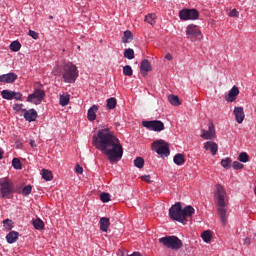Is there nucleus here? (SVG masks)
<instances>
[{"label": "nucleus", "mask_w": 256, "mask_h": 256, "mask_svg": "<svg viewBox=\"0 0 256 256\" xmlns=\"http://www.w3.org/2000/svg\"><path fill=\"white\" fill-rule=\"evenodd\" d=\"M214 201L217 206V214L219 215V219L223 226H226L228 223V195L225 188L220 185H215L214 191Z\"/></svg>", "instance_id": "obj_2"}, {"label": "nucleus", "mask_w": 256, "mask_h": 256, "mask_svg": "<svg viewBox=\"0 0 256 256\" xmlns=\"http://www.w3.org/2000/svg\"><path fill=\"white\" fill-rule=\"evenodd\" d=\"M181 20H196L199 18V12L196 9H183L179 12Z\"/></svg>", "instance_id": "obj_10"}, {"label": "nucleus", "mask_w": 256, "mask_h": 256, "mask_svg": "<svg viewBox=\"0 0 256 256\" xmlns=\"http://www.w3.org/2000/svg\"><path fill=\"white\" fill-rule=\"evenodd\" d=\"M142 127L153 132L165 130V124L161 120L142 121Z\"/></svg>", "instance_id": "obj_7"}, {"label": "nucleus", "mask_w": 256, "mask_h": 256, "mask_svg": "<svg viewBox=\"0 0 256 256\" xmlns=\"http://www.w3.org/2000/svg\"><path fill=\"white\" fill-rule=\"evenodd\" d=\"M250 160V156L247 152H241L238 155V161L242 162V163H247Z\"/></svg>", "instance_id": "obj_30"}, {"label": "nucleus", "mask_w": 256, "mask_h": 256, "mask_svg": "<svg viewBox=\"0 0 256 256\" xmlns=\"http://www.w3.org/2000/svg\"><path fill=\"white\" fill-rule=\"evenodd\" d=\"M155 19H156V15H155V14H149V15H147V16L145 17V22H147V23L153 25V24H155V22H156Z\"/></svg>", "instance_id": "obj_38"}, {"label": "nucleus", "mask_w": 256, "mask_h": 256, "mask_svg": "<svg viewBox=\"0 0 256 256\" xmlns=\"http://www.w3.org/2000/svg\"><path fill=\"white\" fill-rule=\"evenodd\" d=\"M21 49V44L18 41H13L10 45V50L12 52H18Z\"/></svg>", "instance_id": "obj_34"}, {"label": "nucleus", "mask_w": 256, "mask_h": 256, "mask_svg": "<svg viewBox=\"0 0 256 256\" xmlns=\"http://www.w3.org/2000/svg\"><path fill=\"white\" fill-rule=\"evenodd\" d=\"M158 242L164 247L171 250H179L183 246V242L175 235L165 236L158 239Z\"/></svg>", "instance_id": "obj_5"}, {"label": "nucleus", "mask_w": 256, "mask_h": 256, "mask_svg": "<svg viewBox=\"0 0 256 256\" xmlns=\"http://www.w3.org/2000/svg\"><path fill=\"white\" fill-rule=\"evenodd\" d=\"M195 209L188 205L184 209L180 202H176L172 207L169 209V217L172 221H176L183 225H186L187 218L192 217L194 215Z\"/></svg>", "instance_id": "obj_3"}, {"label": "nucleus", "mask_w": 256, "mask_h": 256, "mask_svg": "<svg viewBox=\"0 0 256 256\" xmlns=\"http://www.w3.org/2000/svg\"><path fill=\"white\" fill-rule=\"evenodd\" d=\"M4 227L7 231H11L13 228V221L10 219H6L3 221Z\"/></svg>", "instance_id": "obj_39"}, {"label": "nucleus", "mask_w": 256, "mask_h": 256, "mask_svg": "<svg viewBox=\"0 0 256 256\" xmlns=\"http://www.w3.org/2000/svg\"><path fill=\"white\" fill-rule=\"evenodd\" d=\"M204 148L206 149V151H210V153H212V156H215L218 152V144L213 141L206 142Z\"/></svg>", "instance_id": "obj_19"}, {"label": "nucleus", "mask_w": 256, "mask_h": 256, "mask_svg": "<svg viewBox=\"0 0 256 256\" xmlns=\"http://www.w3.org/2000/svg\"><path fill=\"white\" fill-rule=\"evenodd\" d=\"M215 135V127L212 122L208 124V130H201V138H203L204 140H212L215 137Z\"/></svg>", "instance_id": "obj_12"}, {"label": "nucleus", "mask_w": 256, "mask_h": 256, "mask_svg": "<svg viewBox=\"0 0 256 256\" xmlns=\"http://www.w3.org/2000/svg\"><path fill=\"white\" fill-rule=\"evenodd\" d=\"M70 103V95H61L59 99V104L61 106H67Z\"/></svg>", "instance_id": "obj_31"}, {"label": "nucleus", "mask_w": 256, "mask_h": 256, "mask_svg": "<svg viewBox=\"0 0 256 256\" xmlns=\"http://www.w3.org/2000/svg\"><path fill=\"white\" fill-rule=\"evenodd\" d=\"M42 178L45 181H52L53 180V174H52L51 170H46L45 168H43V170H42Z\"/></svg>", "instance_id": "obj_26"}, {"label": "nucleus", "mask_w": 256, "mask_h": 256, "mask_svg": "<svg viewBox=\"0 0 256 256\" xmlns=\"http://www.w3.org/2000/svg\"><path fill=\"white\" fill-rule=\"evenodd\" d=\"M186 35L191 42H195L196 40H201L202 39V34L198 27L194 24H191L187 28Z\"/></svg>", "instance_id": "obj_9"}, {"label": "nucleus", "mask_w": 256, "mask_h": 256, "mask_svg": "<svg viewBox=\"0 0 256 256\" xmlns=\"http://www.w3.org/2000/svg\"><path fill=\"white\" fill-rule=\"evenodd\" d=\"M99 224H100V230L102 232L107 233L110 227V219L107 217H102L99 221Z\"/></svg>", "instance_id": "obj_20"}, {"label": "nucleus", "mask_w": 256, "mask_h": 256, "mask_svg": "<svg viewBox=\"0 0 256 256\" xmlns=\"http://www.w3.org/2000/svg\"><path fill=\"white\" fill-rule=\"evenodd\" d=\"M117 106V100L115 98H110L107 100V108L113 110Z\"/></svg>", "instance_id": "obj_36"}, {"label": "nucleus", "mask_w": 256, "mask_h": 256, "mask_svg": "<svg viewBox=\"0 0 256 256\" xmlns=\"http://www.w3.org/2000/svg\"><path fill=\"white\" fill-rule=\"evenodd\" d=\"M142 180H143L144 182L150 183V182H151V177L148 176V175H145V176H142Z\"/></svg>", "instance_id": "obj_47"}, {"label": "nucleus", "mask_w": 256, "mask_h": 256, "mask_svg": "<svg viewBox=\"0 0 256 256\" xmlns=\"http://www.w3.org/2000/svg\"><path fill=\"white\" fill-rule=\"evenodd\" d=\"M129 256H142L140 252H133V254H130Z\"/></svg>", "instance_id": "obj_50"}, {"label": "nucleus", "mask_w": 256, "mask_h": 256, "mask_svg": "<svg viewBox=\"0 0 256 256\" xmlns=\"http://www.w3.org/2000/svg\"><path fill=\"white\" fill-rule=\"evenodd\" d=\"M45 96H46L45 91L36 89V90H34V93H32L28 96L27 101L30 103L39 105V104H41V102L43 101Z\"/></svg>", "instance_id": "obj_11"}, {"label": "nucleus", "mask_w": 256, "mask_h": 256, "mask_svg": "<svg viewBox=\"0 0 256 256\" xmlns=\"http://www.w3.org/2000/svg\"><path fill=\"white\" fill-rule=\"evenodd\" d=\"M3 158V151L0 150V160Z\"/></svg>", "instance_id": "obj_51"}, {"label": "nucleus", "mask_w": 256, "mask_h": 256, "mask_svg": "<svg viewBox=\"0 0 256 256\" xmlns=\"http://www.w3.org/2000/svg\"><path fill=\"white\" fill-rule=\"evenodd\" d=\"M232 168H233L234 170H241V169L244 168V164H241L240 161H233V163H232Z\"/></svg>", "instance_id": "obj_40"}, {"label": "nucleus", "mask_w": 256, "mask_h": 256, "mask_svg": "<svg viewBox=\"0 0 256 256\" xmlns=\"http://www.w3.org/2000/svg\"><path fill=\"white\" fill-rule=\"evenodd\" d=\"M122 73H124V76L131 77L133 75V69L130 65H126L122 68Z\"/></svg>", "instance_id": "obj_32"}, {"label": "nucleus", "mask_w": 256, "mask_h": 256, "mask_svg": "<svg viewBox=\"0 0 256 256\" xmlns=\"http://www.w3.org/2000/svg\"><path fill=\"white\" fill-rule=\"evenodd\" d=\"M102 202L106 203L110 201V195L108 193H102L100 195Z\"/></svg>", "instance_id": "obj_42"}, {"label": "nucleus", "mask_w": 256, "mask_h": 256, "mask_svg": "<svg viewBox=\"0 0 256 256\" xmlns=\"http://www.w3.org/2000/svg\"><path fill=\"white\" fill-rule=\"evenodd\" d=\"M134 39L133 33L130 30L124 32V37H122V43H130Z\"/></svg>", "instance_id": "obj_23"}, {"label": "nucleus", "mask_w": 256, "mask_h": 256, "mask_svg": "<svg viewBox=\"0 0 256 256\" xmlns=\"http://www.w3.org/2000/svg\"><path fill=\"white\" fill-rule=\"evenodd\" d=\"M99 107L97 105H93L87 113L88 121H95L96 119V112L98 111Z\"/></svg>", "instance_id": "obj_22"}, {"label": "nucleus", "mask_w": 256, "mask_h": 256, "mask_svg": "<svg viewBox=\"0 0 256 256\" xmlns=\"http://www.w3.org/2000/svg\"><path fill=\"white\" fill-rule=\"evenodd\" d=\"M220 164L224 169H230L232 164V159L230 157H226L221 160Z\"/></svg>", "instance_id": "obj_28"}, {"label": "nucleus", "mask_w": 256, "mask_h": 256, "mask_svg": "<svg viewBox=\"0 0 256 256\" xmlns=\"http://www.w3.org/2000/svg\"><path fill=\"white\" fill-rule=\"evenodd\" d=\"M152 151L156 152L161 157H168L170 154L169 144L163 140H157L152 143Z\"/></svg>", "instance_id": "obj_6"}, {"label": "nucleus", "mask_w": 256, "mask_h": 256, "mask_svg": "<svg viewBox=\"0 0 256 256\" xmlns=\"http://www.w3.org/2000/svg\"><path fill=\"white\" fill-rule=\"evenodd\" d=\"M1 96L6 99V100H17V101H21L22 100V95L19 92H15V91H10V90H3L1 92Z\"/></svg>", "instance_id": "obj_13"}, {"label": "nucleus", "mask_w": 256, "mask_h": 256, "mask_svg": "<svg viewBox=\"0 0 256 256\" xmlns=\"http://www.w3.org/2000/svg\"><path fill=\"white\" fill-rule=\"evenodd\" d=\"M22 106L23 104H15L14 107H13V110L16 111V112H19L21 111L22 112Z\"/></svg>", "instance_id": "obj_45"}, {"label": "nucleus", "mask_w": 256, "mask_h": 256, "mask_svg": "<svg viewBox=\"0 0 256 256\" xmlns=\"http://www.w3.org/2000/svg\"><path fill=\"white\" fill-rule=\"evenodd\" d=\"M18 79L17 74L15 72H9V74H2L0 76L1 83L12 84Z\"/></svg>", "instance_id": "obj_15"}, {"label": "nucleus", "mask_w": 256, "mask_h": 256, "mask_svg": "<svg viewBox=\"0 0 256 256\" xmlns=\"http://www.w3.org/2000/svg\"><path fill=\"white\" fill-rule=\"evenodd\" d=\"M30 147H32V148L36 147V143L34 140H30Z\"/></svg>", "instance_id": "obj_49"}, {"label": "nucleus", "mask_w": 256, "mask_h": 256, "mask_svg": "<svg viewBox=\"0 0 256 256\" xmlns=\"http://www.w3.org/2000/svg\"><path fill=\"white\" fill-rule=\"evenodd\" d=\"M32 192V187L30 185L26 186L22 190L24 196H28Z\"/></svg>", "instance_id": "obj_41"}, {"label": "nucleus", "mask_w": 256, "mask_h": 256, "mask_svg": "<svg viewBox=\"0 0 256 256\" xmlns=\"http://www.w3.org/2000/svg\"><path fill=\"white\" fill-rule=\"evenodd\" d=\"M62 77L65 83H75L79 77L77 66L72 62L65 63L62 67Z\"/></svg>", "instance_id": "obj_4"}, {"label": "nucleus", "mask_w": 256, "mask_h": 256, "mask_svg": "<svg viewBox=\"0 0 256 256\" xmlns=\"http://www.w3.org/2000/svg\"><path fill=\"white\" fill-rule=\"evenodd\" d=\"M173 161L176 165L181 166L185 163V157L183 154L181 153H177L174 158Z\"/></svg>", "instance_id": "obj_24"}, {"label": "nucleus", "mask_w": 256, "mask_h": 256, "mask_svg": "<svg viewBox=\"0 0 256 256\" xmlns=\"http://www.w3.org/2000/svg\"><path fill=\"white\" fill-rule=\"evenodd\" d=\"M240 94V90L237 86H233L225 98L227 102H234Z\"/></svg>", "instance_id": "obj_17"}, {"label": "nucleus", "mask_w": 256, "mask_h": 256, "mask_svg": "<svg viewBox=\"0 0 256 256\" xmlns=\"http://www.w3.org/2000/svg\"><path fill=\"white\" fill-rule=\"evenodd\" d=\"M239 12H238V10L237 9H233V10H231L230 12H229V16L230 17H239Z\"/></svg>", "instance_id": "obj_44"}, {"label": "nucleus", "mask_w": 256, "mask_h": 256, "mask_svg": "<svg viewBox=\"0 0 256 256\" xmlns=\"http://www.w3.org/2000/svg\"><path fill=\"white\" fill-rule=\"evenodd\" d=\"M152 71V65L148 59H143L140 64V73L143 77L148 75V72Z\"/></svg>", "instance_id": "obj_14"}, {"label": "nucleus", "mask_w": 256, "mask_h": 256, "mask_svg": "<svg viewBox=\"0 0 256 256\" xmlns=\"http://www.w3.org/2000/svg\"><path fill=\"white\" fill-rule=\"evenodd\" d=\"M254 193L256 194V187H255V189H254Z\"/></svg>", "instance_id": "obj_53"}, {"label": "nucleus", "mask_w": 256, "mask_h": 256, "mask_svg": "<svg viewBox=\"0 0 256 256\" xmlns=\"http://www.w3.org/2000/svg\"><path fill=\"white\" fill-rule=\"evenodd\" d=\"M93 145L108 156L110 163H117L122 159L123 146L108 128L99 130L97 136H93Z\"/></svg>", "instance_id": "obj_1"}, {"label": "nucleus", "mask_w": 256, "mask_h": 256, "mask_svg": "<svg viewBox=\"0 0 256 256\" xmlns=\"http://www.w3.org/2000/svg\"><path fill=\"white\" fill-rule=\"evenodd\" d=\"M76 173L78 174H83V167L79 166V164H76V168H75Z\"/></svg>", "instance_id": "obj_46"}, {"label": "nucleus", "mask_w": 256, "mask_h": 256, "mask_svg": "<svg viewBox=\"0 0 256 256\" xmlns=\"http://www.w3.org/2000/svg\"><path fill=\"white\" fill-rule=\"evenodd\" d=\"M202 238L205 243H209L212 239V234L210 230H206L202 233Z\"/></svg>", "instance_id": "obj_33"}, {"label": "nucleus", "mask_w": 256, "mask_h": 256, "mask_svg": "<svg viewBox=\"0 0 256 256\" xmlns=\"http://www.w3.org/2000/svg\"><path fill=\"white\" fill-rule=\"evenodd\" d=\"M172 58H173V56L171 55V53H167L165 55V59L168 60V61H172Z\"/></svg>", "instance_id": "obj_48"}, {"label": "nucleus", "mask_w": 256, "mask_h": 256, "mask_svg": "<svg viewBox=\"0 0 256 256\" xmlns=\"http://www.w3.org/2000/svg\"><path fill=\"white\" fill-rule=\"evenodd\" d=\"M32 225H34V229H36L38 231H42L45 228L44 222L39 218L32 221Z\"/></svg>", "instance_id": "obj_25"}, {"label": "nucleus", "mask_w": 256, "mask_h": 256, "mask_svg": "<svg viewBox=\"0 0 256 256\" xmlns=\"http://www.w3.org/2000/svg\"><path fill=\"white\" fill-rule=\"evenodd\" d=\"M124 58L128 60H133L135 58L134 50L131 48H127L126 50H124Z\"/></svg>", "instance_id": "obj_29"}, {"label": "nucleus", "mask_w": 256, "mask_h": 256, "mask_svg": "<svg viewBox=\"0 0 256 256\" xmlns=\"http://www.w3.org/2000/svg\"><path fill=\"white\" fill-rule=\"evenodd\" d=\"M169 102L173 105V106H179L181 103L179 101V98L177 96L174 95H170L168 97Z\"/></svg>", "instance_id": "obj_35"}, {"label": "nucleus", "mask_w": 256, "mask_h": 256, "mask_svg": "<svg viewBox=\"0 0 256 256\" xmlns=\"http://www.w3.org/2000/svg\"><path fill=\"white\" fill-rule=\"evenodd\" d=\"M50 19H53V16H49Z\"/></svg>", "instance_id": "obj_52"}, {"label": "nucleus", "mask_w": 256, "mask_h": 256, "mask_svg": "<svg viewBox=\"0 0 256 256\" xmlns=\"http://www.w3.org/2000/svg\"><path fill=\"white\" fill-rule=\"evenodd\" d=\"M233 114L235 115L236 122L239 124L243 123L245 119V112L243 107H235Z\"/></svg>", "instance_id": "obj_18"}, {"label": "nucleus", "mask_w": 256, "mask_h": 256, "mask_svg": "<svg viewBox=\"0 0 256 256\" xmlns=\"http://www.w3.org/2000/svg\"><path fill=\"white\" fill-rule=\"evenodd\" d=\"M29 35H30V37H31L32 39H34V40H37L38 37H39V34H38L37 32H35V31H33V30H30V31H29Z\"/></svg>", "instance_id": "obj_43"}, {"label": "nucleus", "mask_w": 256, "mask_h": 256, "mask_svg": "<svg viewBox=\"0 0 256 256\" xmlns=\"http://www.w3.org/2000/svg\"><path fill=\"white\" fill-rule=\"evenodd\" d=\"M19 238V232L17 231H10L7 235H6V240L9 244H14L18 241Z\"/></svg>", "instance_id": "obj_21"}, {"label": "nucleus", "mask_w": 256, "mask_h": 256, "mask_svg": "<svg viewBox=\"0 0 256 256\" xmlns=\"http://www.w3.org/2000/svg\"><path fill=\"white\" fill-rule=\"evenodd\" d=\"M12 166L17 169V170H21L22 169V164L21 161L19 160V158H13L12 160Z\"/></svg>", "instance_id": "obj_37"}, {"label": "nucleus", "mask_w": 256, "mask_h": 256, "mask_svg": "<svg viewBox=\"0 0 256 256\" xmlns=\"http://www.w3.org/2000/svg\"><path fill=\"white\" fill-rule=\"evenodd\" d=\"M133 163L135 167H137L138 169H142L145 165V160L142 157H136Z\"/></svg>", "instance_id": "obj_27"}, {"label": "nucleus", "mask_w": 256, "mask_h": 256, "mask_svg": "<svg viewBox=\"0 0 256 256\" xmlns=\"http://www.w3.org/2000/svg\"><path fill=\"white\" fill-rule=\"evenodd\" d=\"M22 112L24 113V119L29 123L36 121L38 117V113L35 109H30V110L23 109Z\"/></svg>", "instance_id": "obj_16"}, {"label": "nucleus", "mask_w": 256, "mask_h": 256, "mask_svg": "<svg viewBox=\"0 0 256 256\" xmlns=\"http://www.w3.org/2000/svg\"><path fill=\"white\" fill-rule=\"evenodd\" d=\"M0 196L2 198L10 199L12 194L14 193V186L8 180H4L0 182Z\"/></svg>", "instance_id": "obj_8"}]
</instances>
